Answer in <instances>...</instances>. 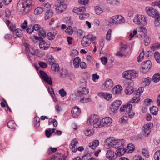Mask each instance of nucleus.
<instances>
[{
    "label": "nucleus",
    "mask_w": 160,
    "mask_h": 160,
    "mask_svg": "<svg viewBox=\"0 0 160 160\" xmlns=\"http://www.w3.org/2000/svg\"><path fill=\"white\" fill-rule=\"evenodd\" d=\"M64 0H57L55 6L56 10L58 13L63 12L67 8V5Z\"/></svg>",
    "instance_id": "423d86ee"
},
{
    "label": "nucleus",
    "mask_w": 160,
    "mask_h": 160,
    "mask_svg": "<svg viewBox=\"0 0 160 160\" xmlns=\"http://www.w3.org/2000/svg\"><path fill=\"white\" fill-rule=\"evenodd\" d=\"M39 46L41 50H46L48 49L50 47V44L49 42L42 40L40 42Z\"/></svg>",
    "instance_id": "a211bd4d"
},
{
    "label": "nucleus",
    "mask_w": 160,
    "mask_h": 160,
    "mask_svg": "<svg viewBox=\"0 0 160 160\" xmlns=\"http://www.w3.org/2000/svg\"><path fill=\"white\" fill-rule=\"evenodd\" d=\"M104 85L106 88L109 89L113 87V82L111 79H109L105 82Z\"/></svg>",
    "instance_id": "cd10ccee"
},
{
    "label": "nucleus",
    "mask_w": 160,
    "mask_h": 160,
    "mask_svg": "<svg viewBox=\"0 0 160 160\" xmlns=\"http://www.w3.org/2000/svg\"><path fill=\"white\" fill-rule=\"evenodd\" d=\"M145 11L147 13L149 16L155 18H158L159 14L157 11L152 7H147L146 8Z\"/></svg>",
    "instance_id": "6e6552de"
},
{
    "label": "nucleus",
    "mask_w": 160,
    "mask_h": 160,
    "mask_svg": "<svg viewBox=\"0 0 160 160\" xmlns=\"http://www.w3.org/2000/svg\"><path fill=\"white\" fill-rule=\"evenodd\" d=\"M106 142L111 147L117 149L125 146V140L124 139H114L111 138L106 140Z\"/></svg>",
    "instance_id": "f03ea898"
},
{
    "label": "nucleus",
    "mask_w": 160,
    "mask_h": 160,
    "mask_svg": "<svg viewBox=\"0 0 160 160\" xmlns=\"http://www.w3.org/2000/svg\"><path fill=\"white\" fill-rule=\"evenodd\" d=\"M111 32L112 30L111 29H109L106 36V39L107 40L109 41L110 40Z\"/></svg>",
    "instance_id": "4d7b16f0"
},
{
    "label": "nucleus",
    "mask_w": 160,
    "mask_h": 160,
    "mask_svg": "<svg viewBox=\"0 0 160 160\" xmlns=\"http://www.w3.org/2000/svg\"><path fill=\"white\" fill-rule=\"evenodd\" d=\"M138 34L141 38H142L146 35L147 31L144 27H139L137 28Z\"/></svg>",
    "instance_id": "aec40b11"
},
{
    "label": "nucleus",
    "mask_w": 160,
    "mask_h": 160,
    "mask_svg": "<svg viewBox=\"0 0 160 160\" xmlns=\"http://www.w3.org/2000/svg\"><path fill=\"white\" fill-rule=\"evenodd\" d=\"M142 154L145 157L148 158L149 157L148 151L145 148H143L142 150Z\"/></svg>",
    "instance_id": "864d4df0"
},
{
    "label": "nucleus",
    "mask_w": 160,
    "mask_h": 160,
    "mask_svg": "<svg viewBox=\"0 0 160 160\" xmlns=\"http://www.w3.org/2000/svg\"><path fill=\"white\" fill-rule=\"evenodd\" d=\"M95 11L96 13L98 15L100 14L103 12L102 8L97 6L95 7Z\"/></svg>",
    "instance_id": "de8ad7c7"
},
{
    "label": "nucleus",
    "mask_w": 160,
    "mask_h": 160,
    "mask_svg": "<svg viewBox=\"0 0 160 160\" xmlns=\"http://www.w3.org/2000/svg\"><path fill=\"white\" fill-rule=\"evenodd\" d=\"M98 96L104 98L108 101H109L112 98V94L108 92H101L99 93L98 94Z\"/></svg>",
    "instance_id": "412c9836"
},
{
    "label": "nucleus",
    "mask_w": 160,
    "mask_h": 160,
    "mask_svg": "<svg viewBox=\"0 0 160 160\" xmlns=\"http://www.w3.org/2000/svg\"><path fill=\"white\" fill-rule=\"evenodd\" d=\"M57 34L56 31H55L53 33L49 32L47 34V37L50 40H52L55 38V36Z\"/></svg>",
    "instance_id": "7c9ffc66"
},
{
    "label": "nucleus",
    "mask_w": 160,
    "mask_h": 160,
    "mask_svg": "<svg viewBox=\"0 0 160 160\" xmlns=\"http://www.w3.org/2000/svg\"><path fill=\"white\" fill-rule=\"evenodd\" d=\"M144 37V44L146 46H148L150 44V40L148 36L145 35Z\"/></svg>",
    "instance_id": "37998d69"
},
{
    "label": "nucleus",
    "mask_w": 160,
    "mask_h": 160,
    "mask_svg": "<svg viewBox=\"0 0 160 160\" xmlns=\"http://www.w3.org/2000/svg\"><path fill=\"white\" fill-rule=\"evenodd\" d=\"M40 77L41 79L50 85H52V81L51 78L42 71H40Z\"/></svg>",
    "instance_id": "9b49d317"
},
{
    "label": "nucleus",
    "mask_w": 160,
    "mask_h": 160,
    "mask_svg": "<svg viewBox=\"0 0 160 160\" xmlns=\"http://www.w3.org/2000/svg\"><path fill=\"white\" fill-rule=\"evenodd\" d=\"M32 28L33 29L36 31L40 30L42 28H41V26L38 24H35L32 27Z\"/></svg>",
    "instance_id": "69168bd1"
},
{
    "label": "nucleus",
    "mask_w": 160,
    "mask_h": 160,
    "mask_svg": "<svg viewBox=\"0 0 160 160\" xmlns=\"http://www.w3.org/2000/svg\"><path fill=\"white\" fill-rule=\"evenodd\" d=\"M135 92V90L132 87H127L125 90V93L127 94L130 95L132 94H133L134 95Z\"/></svg>",
    "instance_id": "c756f323"
},
{
    "label": "nucleus",
    "mask_w": 160,
    "mask_h": 160,
    "mask_svg": "<svg viewBox=\"0 0 160 160\" xmlns=\"http://www.w3.org/2000/svg\"><path fill=\"white\" fill-rule=\"evenodd\" d=\"M77 34L78 36L82 38L83 36H84V32L82 30H78L77 31Z\"/></svg>",
    "instance_id": "052dcab7"
},
{
    "label": "nucleus",
    "mask_w": 160,
    "mask_h": 160,
    "mask_svg": "<svg viewBox=\"0 0 160 160\" xmlns=\"http://www.w3.org/2000/svg\"><path fill=\"white\" fill-rule=\"evenodd\" d=\"M154 56L157 62L160 64V53L158 52H155L154 54Z\"/></svg>",
    "instance_id": "c03bdc74"
},
{
    "label": "nucleus",
    "mask_w": 160,
    "mask_h": 160,
    "mask_svg": "<svg viewBox=\"0 0 160 160\" xmlns=\"http://www.w3.org/2000/svg\"><path fill=\"white\" fill-rule=\"evenodd\" d=\"M122 75L123 78L128 80H130L137 77L138 73L134 70H130L124 72Z\"/></svg>",
    "instance_id": "39448f33"
},
{
    "label": "nucleus",
    "mask_w": 160,
    "mask_h": 160,
    "mask_svg": "<svg viewBox=\"0 0 160 160\" xmlns=\"http://www.w3.org/2000/svg\"><path fill=\"white\" fill-rule=\"evenodd\" d=\"M67 71L66 70H62L61 72V75L62 78H64L67 74Z\"/></svg>",
    "instance_id": "774afa93"
},
{
    "label": "nucleus",
    "mask_w": 160,
    "mask_h": 160,
    "mask_svg": "<svg viewBox=\"0 0 160 160\" xmlns=\"http://www.w3.org/2000/svg\"><path fill=\"white\" fill-rule=\"evenodd\" d=\"M51 68L52 71L54 72L58 71L59 70V67L57 63H53L52 64Z\"/></svg>",
    "instance_id": "4c0bfd02"
},
{
    "label": "nucleus",
    "mask_w": 160,
    "mask_h": 160,
    "mask_svg": "<svg viewBox=\"0 0 160 160\" xmlns=\"http://www.w3.org/2000/svg\"><path fill=\"white\" fill-rule=\"evenodd\" d=\"M78 143V142L77 139H74L71 142L70 147H76V145Z\"/></svg>",
    "instance_id": "338daca9"
},
{
    "label": "nucleus",
    "mask_w": 160,
    "mask_h": 160,
    "mask_svg": "<svg viewBox=\"0 0 160 160\" xmlns=\"http://www.w3.org/2000/svg\"><path fill=\"white\" fill-rule=\"evenodd\" d=\"M153 126V124L149 122L145 125L142 128V129L145 134L147 135H149L151 132V128Z\"/></svg>",
    "instance_id": "2eb2a0df"
},
{
    "label": "nucleus",
    "mask_w": 160,
    "mask_h": 160,
    "mask_svg": "<svg viewBox=\"0 0 160 160\" xmlns=\"http://www.w3.org/2000/svg\"><path fill=\"white\" fill-rule=\"evenodd\" d=\"M154 22V25L155 27L160 28V18H156Z\"/></svg>",
    "instance_id": "680f3d73"
},
{
    "label": "nucleus",
    "mask_w": 160,
    "mask_h": 160,
    "mask_svg": "<svg viewBox=\"0 0 160 160\" xmlns=\"http://www.w3.org/2000/svg\"><path fill=\"white\" fill-rule=\"evenodd\" d=\"M155 160H160V150L157 151L154 155Z\"/></svg>",
    "instance_id": "3c124183"
},
{
    "label": "nucleus",
    "mask_w": 160,
    "mask_h": 160,
    "mask_svg": "<svg viewBox=\"0 0 160 160\" xmlns=\"http://www.w3.org/2000/svg\"><path fill=\"white\" fill-rule=\"evenodd\" d=\"M150 112L153 115H156L158 113V108L155 106H153L151 108H150Z\"/></svg>",
    "instance_id": "c9c22d12"
},
{
    "label": "nucleus",
    "mask_w": 160,
    "mask_h": 160,
    "mask_svg": "<svg viewBox=\"0 0 160 160\" xmlns=\"http://www.w3.org/2000/svg\"><path fill=\"white\" fill-rule=\"evenodd\" d=\"M142 85L146 86L149 85L150 84V79L149 77L146 78H144L142 79L141 82Z\"/></svg>",
    "instance_id": "2f4dec72"
},
{
    "label": "nucleus",
    "mask_w": 160,
    "mask_h": 160,
    "mask_svg": "<svg viewBox=\"0 0 160 160\" xmlns=\"http://www.w3.org/2000/svg\"><path fill=\"white\" fill-rule=\"evenodd\" d=\"M57 150V148H53L51 147L48 149L47 153L48 154H51L55 152Z\"/></svg>",
    "instance_id": "5fc2aeb1"
},
{
    "label": "nucleus",
    "mask_w": 160,
    "mask_h": 160,
    "mask_svg": "<svg viewBox=\"0 0 160 160\" xmlns=\"http://www.w3.org/2000/svg\"><path fill=\"white\" fill-rule=\"evenodd\" d=\"M43 11V9L42 8L38 7L35 9L34 13L36 15H38L42 14Z\"/></svg>",
    "instance_id": "e433bc0d"
},
{
    "label": "nucleus",
    "mask_w": 160,
    "mask_h": 160,
    "mask_svg": "<svg viewBox=\"0 0 160 160\" xmlns=\"http://www.w3.org/2000/svg\"><path fill=\"white\" fill-rule=\"evenodd\" d=\"M135 96L133 97L132 99L129 101L130 103H134L137 102L140 100V96L138 95H137L136 94H134Z\"/></svg>",
    "instance_id": "58836bf2"
},
{
    "label": "nucleus",
    "mask_w": 160,
    "mask_h": 160,
    "mask_svg": "<svg viewBox=\"0 0 160 160\" xmlns=\"http://www.w3.org/2000/svg\"><path fill=\"white\" fill-rule=\"evenodd\" d=\"M124 18L121 16L115 15L110 19L109 22L112 24H118L124 22Z\"/></svg>",
    "instance_id": "9d476101"
},
{
    "label": "nucleus",
    "mask_w": 160,
    "mask_h": 160,
    "mask_svg": "<svg viewBox=\"0 0 160 160\" xmlns=\"http://www.w3.org/2000/svg\"><path fill=\"white\" fill-rule=\"evenodd\" d=\"M86 11L85 7H82L78 8H75L73 10V12L77 14H80L81 12H83Z\"/></svg>",
    "instance_id": "393cba45"
},
{
    "label": "nucleus",
    "mask_w": 160,
    "mask_h": 160,
    "mask_svg": "<svg viewBox=\"0 0 160 160\" xmlns=\"http://www.w3.org/2000/svg\"><path fill=\"white\" fill-rule=\"evenodd\" d=\"M38 35L41 38L43 39L46 37V34L45 31L42 28L38 32Z\"/></svg>",
    "instance_id": "ea45409f"
},
{
    "label": "nucleus",
    "mask_w": 160,
    "mask_h": 160,
    "mask_svg": "<svg viewBox=\"0 0 160 160\" xmlns=\"http://www.w3.org/2000/svg\"><path fill=\"white\" fill-rule=\"evenodd\" d=\"M33 4L32 0H21L18 3L17 8L20 12L25 14L31 9Z\"/></svg>",
    "instance_id": "f257e3e1"
},
{
    "label": "nucleus",
    "mask_w": 160,
    "mask_h": 160,
    "mask_svg": "<svg viewBox=\"0 0 160 160\" xmlns=\"http://www.w3.org/2000/svg\"><path fill=\"white\" fill-rule=\"evenodd\" d=\"M99 117L96 115H91L87 121V124L89 125L92 126L96 128L101 127V121Z\"/></svg>",
    "instance_id": "7ed1b4c3"
},
{
    "label": "nucleus",
    "mask_w": 160,
    "mask_h": 160,
    "mask_svg": "<svg viewBox=\"0 0 160 160\" xmlns=\"http://www.w3.org/2000/svg\"><path fill=\"white\" fill-rule=\"evenodd\" d=\"M126 152V149L124 147H122L118 149L116 152L117 156H120L123 155Z\"/></svg>",
    "instance_id": "a878e982"
},
{
    "label": "nucleus",
    "mask_w": 160,
    "mask_h": 160,
    "mask_svg": "<svg viewBox=\"0 0 160 160\" xmlns=\"http://www.w3.org/2000/svg\"><path fill=\"white\" fill-rule=\"evenodd\" d=\"M89 90L85 87H83L80 90L78 91L76 93V95L79 97H82L80 100V102L82 103H86L91 101L90 98L89 97L85 98L84 96L87 95L89 93Z\"/></svg>",
    "instance_id": "20e7f679"
},
{
    "label": "nucleus",
    "mask_w": 160,
    "mask_h": 160,
    "mask_svg": "<svg viewBox=\"0 0 160 160\" xmlns=\"http://www.w3.org/2000/svg\"><path fill=\"white\" fill-rule=\"evenodd\" d=\"M66 157L62 154L57 153L52 156L50 158V160H65Z\"/></svg>",
    "instance_id": "4be33fe9"
},
{
    "label": "nucleus",
    "mask_w": 160,
    "mask_h": 160,
    "mask_svg": "<svg viewBox=\"0 0 160 160\" xmlns=\"http://www.w3.org/2000/svg\"><path fill=\"white\" fill-rule=\"evenodd\" d=\"M132 105L130 103H128L127 105H123L121 107L120 111L121 112H124L127 113L130 111H132Z\"/></svg>",
    "instance_id": "f3484780"
},
{
    "label": "nucleus",
    "mask_w": 160,
    "mask_h": 160,
    "mask_svg": "<svg viewBox=\"0 0 160 160\" xmlns=\"http://www.w3.org/2000/svg\"><path fill=\"white\" fill-rule=\"evenodd\" d=\"M81 59L79 57H77L73 60V65L76 68H78L79 66Z\"/></svg>",
    "instance_id": "473e14b6"
},
{
    "label": "nucleus",
    "mask_w": 160,
    "mask_h": 160,
    "mask_svg": "<svg viewBox=\"0 0 160 160\" xmlns=\"http://www.w3.org/2000/svg\"><path fill=\"white\" fill-rule=\"evenodd\" d=\"M66 33L70 35H72L73 32V31L72 27L71 26H69L65 30Z\"/></svg>",
    "instance_id": "8fccbe9b"
},
{
    "label": "nucleus",
    "mask_w": 160,
    "mask_h": 160,
    "mask_svg": "<svg viewBox=\"0 0 160 160\" xmlns=\"http://www.w3.org/2000/svg\"><path fill=\"white\" fill-rule=\"evenodd\" d=\"M152 81L155 82H158L160 80V75L159 73L157 72L153 76L152 78Z\"/></svg>",
    "instance_id": "f704fd0d"
},
{
    "label": "nucleus",
    "mask_w": 160,
    "mask_h": 160,
    "mask_svg": "<svg viewBox=\"0 0 160 160\" xmlns=\"http://www.w3.org/2000/svg\"><path fill=\"white\" fill-rule=\"evenodd\" d=\"M55 108L56 111L58 114H59L60 112L62 111V108L60 104H57L55 105Z\"/></svg>",
    "instance_id": "09e8293b"
},
{
    "label": "nucleus",
    "mask_w": 160,
    "mask_h": 160,
    "mask_svg": "<svg viewBox=\"0 0 160 160\" xmlns=\"http://www.w3.org/2000/svg\"><path fill=\"white\" fill-rule=\"evenodd\" d=\"M135 149V146L132 143L128 144L127 146V150L129 153H131Z\"/></svg>",
    "instance_id": "a19ab883"
},
{
    "label": "nucleus",
    "mask_w": 160,
    "mask_h": 160,
    "mask_svg": "<svg viewBox=\"0 0 160 160\" xmlns=\"http://www.w3.org/2000/svg\"><path fill=\"white\" fill-rule=\"evenodd\" d=\"M99 142L98 140H96L93 142L90 143L89 147L91 149L94 150L99 144Z\"/></svg>",
    "instance_id": "bb28decb"
},
{
    "label": "nucleus",
    "mask_w": 160,
    "mask_h": 160,
    "mask_svg": "<svg viewBox=\"0 0 160 160\" xmlns=\"http://www.w3.org/2000/svg\"><path fill=\"white\" fill-rule=\"evenodd\" d=\"M151 66V62L150 60L143 62L141 64V71L144 73L148 71Z\"/></svg>",
    "instance_id": "f8f14e48"
},
{
    "label": "nucleus",
    "mask_w": 160,
    "mask_h": 160,
    "mask_svg": "<svg viewBox=\"0 0 160 160\" xmlns=\"http://www.w3.org/2000/svg\"><path fill=\"white\" fill-rule=\"evenodd\" d=\"M144 54L143 51L140 53L139 56L137 58V61L138 62H141L143 59Z\"/></svg>",
    "instance_id": "6e6d98bb"
},
{
    "label": "nucleus",
    "mask_w": 160,
    "mask_h": 160,
    "mask_svg": "<svg viewBox=\"0 0 160 160\" xmlns=\"http://www.w3.org/2000/svg\"><path fill=\"white\" fill-rule=\"evenodd\" d=\"M78 3L82 5H86L88 4L89 0H78Z\"/></svg>",
    "instance_id": "0e129e2a"
},
{
    "label": "nucleus",
    "mask_w": 160,
    "mask_h": 160,
    "mask_svg": "<svg viewBox=\"0 0 160 160\" xmlns=\"http://www.w3.org/2000/svg\"><path fill=\"white\" fill-rule=\"evenodd\" d=\"M144 91V88L143 87L139 88L138 90H135L134 92V94L137 95H138L140 96L141 93L142 92Z\"/></svg>",
    "instance_id": "603ef678"
},
{
    "label": "nucleus",
    "mask_w": 160,
    "mask_h": 160,
    "mask_svg": "<svg viewBox=\"0 0 160 160\" xmlns=\"http://www.w3.org/2000/svg\"><path fill=\"white\" fill-rule=\"evenodd\" d=\"M127 49L128 47L127 45L125 44L122 45L120 48V51L118 52L116 55L120 57L126 56L127 54Z\"/></svg>",
    "instance_id": "ddd939ff"
},
{
    "label": "nucleus",
    "mask_w": 160,
    "mask_h": 160,
    "mask_svg": "<svg viewBox=\"0 0 160 160\" xmlns=\"http://www.w3.org/2000/svg\"><path fill=\"white\" fill-rule=\"evenodd\" d=\"M53 14V11L51 9H49L45 13V20H48L51 18Z\"/></svg>",
    "instance_id": "c85d7f7f"
},
{
    "label": "nucleus",
    "mask_w": 160,
    "mask_h": 160,
    "mask_svg": "<svg viewBox=\"0 0 160 160\" xmlns=\"http://www.w3.org/2000/svg\"><path fill=\"white\" fill-rule=\"evenodd\" d=\"M59 93L62 97H64L67 95V93L63 88H62L59 90Z\"/></svg>",
    "instance_id": "bf43d9fd"
},
{
    "label": "nucleus",
    "mask_w": 160,
    "mask_h": 160,
    "mask_svg": "<svg viewBox=\"0 0 160 160\" xmlns=\"http://www.w3.org/2000/svg\"><path fill=\"white\" fill-rule=\"evenodd\" d=\"M133 21L138 25H146L147 23V19L144 16L138 15L136 16Z\"/></svg>",
    "instance_id": "0eeeda50"
},
{
    "label": "nucleus",
    "mask_w": 160,
    "mask_h": 160,
    "mask_svg": "<svg viewBox=\"0 0 160 160\" xmlns=\"http://www.w3.org/2000/svg\"><path fill=\"white\" fill-rule=\"evenodd\" d=\"M47 60L50 64L53 63L54 61L53 56L50 55H49L47 56Z\"/></svg>",
    "instance_id": "49530a36"
},
{
    "label": "nucleus",
    "mask_w": 160,
    "mask_h": 160,
    "mask_svg": "<svg viewBox=\"0 0 160 160\" xmlns=\"http://www.w3.org/2000/svg\"><path fill=\"white\" fill-rule=\"evenodd\" d=\"M89 14L88 13H81L79 16V18L81 20H84L87 18L89 17Z\"/></svg>",
    "instance_id": "a18cd8bd"
},
{
    "label": "nucleus",
    "mask_w": 160,
    "mask_h": 160,
    "mask_svg": "<svg viewBox=\"0 0 160 160\" xmlns=\"http://www.w3.org/2000/svg\"><path fill=\"white\" fill-rule=\"evenodd\" d=\"M106 157L109 159L110 160H113L116 158L117 156L115 153H114V152L111 149H108L107 150L106 154Z\"/></svg>",
    "instance_id": "dca6fc26"
},
{
    "label": "nucleus",
    "mask_w": 160,
    "mask_h": 160,
    "mask_svg": "<svg viewBox=\"0 0 160 160\" xmlns=\"http://www.w3.org/2000/svg\"><path fill=\"white\" fill-rule=\"evenodd\" d=\"M84 134L86 136H89L93 134V132L90 129H87L84 132Z\"/></svg>",
    "instance_id": "e2e57ef3"
},
{
    "label": "nucleus",
    "mask_w": 160,
    "mask_h": 160,
    "mask_svg": "<svg viewBox=\"0 0 160 160\" xmlns=\"http://www.w3.org/2000/svg\"><path fill=\"white\" fill-rule=\"evenodd\" d=\"M122 102L120 100H116L113 102L110 107V113L114 114L118 109L119 107L121 105Z\"/></svg>",
    "instance_id": "1a4fd4ad"
},
{
    "label": "nucleus",
    "mask_w": 160,
    "mask_h": 160,
    "mask_svg": "<svg viewBox=\"0 0 160 160\" xmlns=\"http://www.w3.org/2000/svg\"><path fill=\"white\" fill-rule=\"evenodd\" d=\"M71 112L73 117L74 118H76L80 114V111L79 108L76 106L72 108Z\"/></svg>",
    "instance_id": "b1692460"
},
{
    "label": "nucleus",
    "mask_w": 160,
    "mask_h": 160,
    "mask_svg": "<svg viewBox=\"0 0 160 160\" xmlns=\"http://www.w3.org/2000/svg\"><path fill=\"white\" fill-rule=\"evenodd\" d=\"M122 89V88L120 85H116L112 89V93L115 95H119L121 93Z\"/></svg>",
    "instance_id": "5701e85b"
},
{
    "label": "nucleus",
    "mask_w": 160,
    "mask_h": 160,
    "mask_svg": "<svg viewBox=\"0 0 160 160\" xmlns=\"http://www.w3.org/2000/svg\"><path fill=\"white\" fill-rule=\"evenodd\" d=\"M7 126L11 129H14L16 125L13 120H9L7 123Z\"/></svg>",
    "instance_id": "72a5a7b5"
},
{
    "label": "nucleus",
    "mask_w": 160,
    "mask_h": 160,
    "mask_svg": "<svg viewBox=\"0 0 160 160\" xmlns=\"http://www.w3.org/2000/svg\"><path fill=\"white\" fill-rule=\"evenodd\" d=\"M112 119L109 117H106L101 121V127L104 126H109L112 122Z\"/></svg>",
    "instance_id": "4468645a"
},
{
    "label": "nucleus",
    "mask_w": 160,
    "mask_h": 160,
    "mask_svg": "<svg viewBox=\"0 0 160 160\" xmlns=\"http://www.w3.org/2000/svg\"><path fill=\"white\" fill-rule=\"evenodd\" d=\"M29 52L28 54V55H27L28 57L29 60H32V58L30 55H32L33 56H34L35 54V51L32 48L29 49Z\"/></svg>",
    "instance_id": "79ce46f5"
},
{
    "label": "nucleus",
    "mask_w": 160,
    "mask_h": 160,
    "mask_svg": "<svg viewBox=\"0 0 160 160\" xmlns=\"http://www.w3.org/2000/svg\"><path fill=\"white\" fill-rule=\"evenodd\" d=\"M52 133V129L48 128L45 130V135L48 138H49L51 136V135Z\"/></svg>",
    "instance_id": "13d9d810"
},
{
    "label": "nucleus",
    "mask_w": 160,
    "mask_h": 160,
    "mask_svg": "<svg viewBox=\"0 0 160 160\" xmlns=\"http://www.w3.org/2000/svg\"><path fill=\"white\" fill-rule=\"evenodd\" d=\"M88 37V35L84 36L81 41V44L83 47L88 46L91 43V42Z\"/></svg>",
    "instance_id": "6ab92c4d"
}]
</instances>
